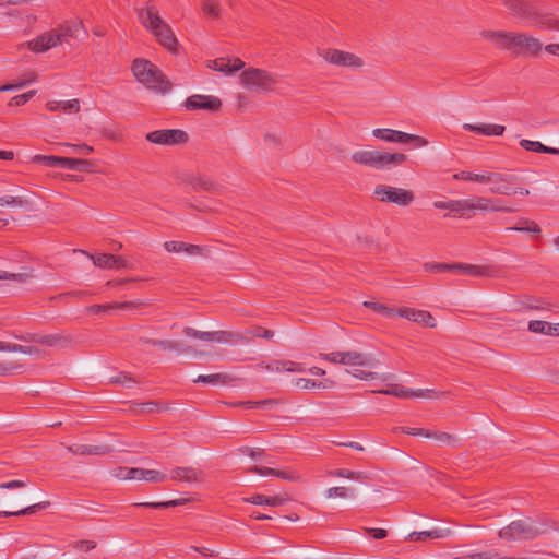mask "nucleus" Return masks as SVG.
I'll return each instance as SVG.
<instances>
[{
    "label": "nucleus",
    "mask_w": 559,
    "mask_h": 559,
    "mask_svg": "<svg viewBox=\"0 0 559 559\" xmlns=\"http://www.w3.org/2000/svg\"><path fill=\"white\" fill-rule=\"evenodd\" d=\"M479 36L513 57L537 58L543 50V43L528 33L484 29Z\"/></svg>",
    "instance_id": "obj_1"
},
{
    "label": "nucleus",
    "mask_w": 559,
    "mask_h": 559,
    "mask_svg": "<svg viewBox=\"0 0 559 559\" xmlns=\"http://www.w3.org/2000/svg\"><path fill=\"white\" fill-rule=\"evenodd\" d=\"M555 530L547 515L518 519L499 530L498 536L509 543L534 540Z\"/></svg>",
    "instance_id": "obj_2"
},
{
    "label": "nucleus",
    "mask_w": 559,
    "mask_h": 559,
    "mask_svg": "<svg viewBox=\"0 0 559 559\" xmlns=\"http://www.w3.org/2000/svg\"><path fill=\"white\" fill-rule=\"evenodd\" d=\"M138 17L141 24L154 35L163 47L173 52L177 50L178 40L170 26L159 16L155 4L147 2L145 8L138 10Z\"/></svg>",
    "instance_id": "obj_3"
},
{
    "label": "nucleus",
    "mask_w": 559,
    "mask_h": 559,
    "mask_svg": "<svg viewBox=\"0 0 559 559\" xmlns=\"http://www.w3.org/2000/svg\"><path fill=\"white\" fill-rule=\"evenodd\" d=\"M132 73L146 88L165 94L171 90V83L162 70L146 59H135L132 62Z\"/></svg>",
    "instance_id": "obj_4"
},
{
    "label": "nucleus",
    "mask_w": 559,
    "mask_h": 559,
    "mask_svg": "<svg viewBox=\"0 0 559 559\" xmlns=\"http://www.w3.org/2000/svg\"><path fill=\"white\" fill-rule=\"evenodd\" d=\"M350 159L358 165L378 170H389L403 165L407 160V156L403 153L359 150L350 155Z\"/></svg>",
    "instance_id": "obj_5"
},
{
    "label": "nucleus",
    "mask_w": 559,
    "mask_h": 559,
    "mask_svg": "<svg viewBox=\"0 0 559 559\" xmlns=\"http://www.w3.org/2000/svg\"><path fill=\"white\" fill-rule=\"evenodd\" d=\"M78 24H63L46 32L28 43L29 49L35 52H45L59 45L68 43L76 33Z\"/></svg>",
    "instance_id": "obj_6"
},
{
    "label": "nucleus",
    "mask_w": 559,
    "mask_h": 559,
    "mask_svg": "<svg viewBox=\"0 0 559 559\" xmlns=\"http://www.w3.org/2000/svg\"><path fill=\"white\" fill-rule=\"evenodd\" d=\"M318 55L328 63L338 67L359 70L365 66V61L359 56L335 48H323L318 50Z\"/></svg>",
    "instance_id": "obj_7"
},
{
    "label": "nucleus",
    "mask_w": 559,
    "mask_h": 559,
    "mask_svg": "<svg viewBox=\"0 0 559 559\" xmlns=\"http://www.w3.org/2000/svg\"><path fill=\"white\" fill-rule=\"evenodd\" d=\"M426 272L443 273V272H462L466 275L479 277L491 276L493 271L490 266H479L464 263H438L427 262L424 264Z\"/></svg>",
    "instance_id": "obj_8"
},
{
    "label": "nucleus",
    "mask_w": 559,
    "mask_h": 559,
    "mask_svg": "<svg viewBox=\"0 0 559 559\" xmlns=\"http://www.w3.org/2000/svg\"><path fill=\"white\" fill-rule=\"evenodd\" d=\"M240 79L242 85L254 91H272L277 84V78L275 75L255 68L245 70Z\"/></svg>",
    "instance_id": "obj_9"
},
{
    "label": "nucleus",
    "mask_w": 559,
    "mask_h": 559,
    "mask_svg": "<svg viewBox=\"0 0 559 559\" xmlns=\"http://www.w3.org/2000/svg\"><path fill=\"white\" fill-rule=\"evenodd\" d=\"M373 194L380 202L391 203L399 206H408L415 200L413 191L388 185H378Z\"/></svg>",
    "instance_id": "obj_10"
},
{
    "label": "nucleus",
    "mask_w": 559,
    "mask_h": 559,
    "mask_svg": "<svg viewBox=\"0 0 559 559\" xmlns=\"http://www.w3.org/2000/svg\"><path fill=\"white\" fill-rule=\"evenodd\" d=\"M372 135L381 141L390 142V143H402L408 144L412 143L416 147H423L428 144V141L423 136L406 133L399 130L388 129V128H377L372 130Z\"/></svg>",
    "instance_id": "obj_11"
},
{
    "label": "nucleus",
    "mask_w": 559,
    "mask_h": 559,
    "mask_svg": "<svg viewBox=\"0 0 559 559\" xmlns=\"http://www.w3.org/2000/svg\"><path fill=\"white\" fill-rule=\"evenodd\" d=\"M502 4L509 14L531 25L538 5L533 0H502Z\"/></svg>",
    "instance_id": "obj_12"
},
{
    "label": "nucleus",
    "mask_w": 559,
    "mask_h": 559,
    "mask_svg": "<svg viewBox=\"0 0 559 559\" xmlns=\"http://www.w3.org/2000/svg\"><path fill=\"white\" fill-rule=\"evenodd\" d=\"M146 140L159 145H176L188 142V133L179 129L156 130L146 134Z\"/></svg>",
    "instance_id": "obj_13"
},
{
    "label": "nucleus",
    "mask_w": 559,
    "mask_h": 559,
    "mask_svg": "<svg viewBox=\"0 0 559 559\" xmlns=\"http://www.w3.org/2000/svg\"><path fill=\"white\" fill-rule=\"evenodd\" d=\"M454 214L460 217L471 218L476 212L484 213V197L473 195L468 199L454 200Z\"/></svg>",
    "instance_id": "obj_14"
},
{
    "label": "nucleus",
    "mask_w": 559,
    "mask_h": 559,
    "mask_svg": "<svg viewBox=\"0 0 559 559\" xmlns=\"http://www.w3.org/2000/svg\"><path fill=\"white\" fill-rule=\"evenodd\" d=\"M454 179L474 181L479 183L510 182L512 177L501 173L476 174L472 171H461L455 174Z\"/></svg>",
    "instance_id": "obj_15"
},
{
    "label": "nucleus",
    "mask_w": 559,
    "mask_h": 559,
    "mask_svg": "<svg viewBox=\"0 0 559 559\" xmlns=\"http://www.w3.org/2000/svg\"><path fill=\"white\" fill-rule=\"evenodd\" d=\"M187 110L204 109L209 111H217L222 107V102L218 97L212 95H191L185 102Z\"/></svg>",
    "instance_id": "obj_16"
},
{
    "label": "nucleus",
    "mask_w": 559,
    "mask_h": 559,
    "mask_svg": "<svg viewBox=\"0 0 559 559\" xmlns=\"http://www.w3.org/2000/svg\"><path fill=\"white\" fill-rule=\"evenodd\" d=\"M396 316L413 322L421 323L431 329L437 325L436 319L426 310L401 307L396 309Z\"/></svg>",
    "instance_id": "obj_17"
},
{
    "label": "nucleus",
    "mask_w": 559,
    "mask_h": 559,
    "mask_svg": "<svg viewBox=\"0 0 559 559\" xmlns=\"http://www.w3.org/2000/svg\"><path fill=\"white\" fill-rule=\"evenodd\" d=\"M378 393L385 394V395H392L400 399H408V397H437L439 394L430 389H418V390H412V389H403L399 385H392L389 389L379 390Z\"/></svg>",
    "instance_id": "obj_18"
},
{
    "label": "nucleus",
    "mask_w": 559,
    "mask_h": 559,
    "mask_svg": "<svg viewBox=\"0 0 559 559\" xmlns=\"http://www.w3.org/2000/svg\"><path fill=\"white\" fill-rule=\"evenodd\" d=\"M17 340L25 342H34L45 346L55 347L58 345H67L71 342L68 336L61 334H28L26 336H15Z\"/></svg>",
    "instance_id": "obj_19"
},
{
    "label": "nucleus",
    "mask_w": 559,
    "mask_h": 559,
    "mask_svg": "<svg viewBox=\"0 0 559 559\" xmlns=\"http://www.w3.org/2000/svg\"><path fill=\"white\" fill-rule=\"evenodd\" d=\"M258 368L270 371V372H304L305 368L302 364L295 362L292 360H274L270 364L264 361L258 364Z\"/></svg>",
    "instance_id": "obj_20"
},
{
    "label": "nucleus",
    "mask_w": 559,
    "mask_h": 559,
    "mask_svg": "<svg viewBox=\"0 0 559 559\" xmlns=\"http://www.w3.org/2000/svg\"><path fill=\"white\" fill-rule=\"evenodd\" d=\"M343 359V365L350 367L373 368L378 364V360L372 356L356 350L345 352Z\"/></svg>",
    "instance_id": "obj_21"
},
{
    "label": "nucleus",
    "mask_w": 559,
    "mask_h": 559,
    "mask_svg": "<svg viewBox=\"0 0 559 559\" xmlns=\"http://www.w3.org/2000/svg\"><path fill=\"white\" fill-rule=\"evenodd\" d=\"M530 26L559 32V17L538 8Z\"/></svg>",
    "instance_id": "obj_22"
},
{
    "label": "nucleus",
    "mask_w": 559,
    "mask_h": 559,
    "mask_svg": "<svg viewBox=\"0 0 559 559\" xmlns=\"http://www.w3.org/2000/svg\"><path fill=\"white\" fill-rule=\"evenodd\" d=\"M170 479L185 483H201L204 480V473L193 467H176L170 473Z\"/></svg>",
    "instance_id": "obj_23"
},
{
    "label": "nucleus",
    "mask_w": 559,
    "mask_h": 559,
    "mask_svg": "<svg viewBox=\"0 0 559 559\" xmlns=\"http://www.w3.org/2000/svg\"><path fill=\"white\" fill-rule=\"evenodd\" d=\"M462 128L465 131L487 135V136H499L502 135L506 131V127L502 124H493V123H480V124H473V123H463Z\"/></svg>",
    "instance_id": "obj_24"
},
{
    "label": "nucleus",
    "mask_w": 559,
    "mask_h": 559,
    "mask_svg": "<svg viewBox=\"0 0 559 559\" xmlns=\"http://www.w3.org/2000/svg\"><path fill=\"white\" fill-rule=\"evenodd\" d=\"M46 108L49 111H62L64 114H76L80 111V100L73 98L70 100H49L46 103Z\"/></svg>",
    "instance_id": "obj_25"
},
{
    "label": "nucleus",
    "mask_w": 559,
    "mask_h": 559,
    "mask_svg": "<svg viewBox=\"0 0 559 559\" xmlns=\"http://www.w3.org/2000/svg\"><path fill=\"white\" fill-rule=\"evenodd\" d=\"M288 499L282 496H265L262 493H255L249 498H245L246 502L255 504V506H270V507H281L286 503Z\"/></svg>",
    "instance_id": "obj_26"
},
{
    "label": "nucleus",
    "mask_w": 559,
    "mask_h": 559,
    "mask_svg": "<svg viewBox=\"0 0 559 559\" xmlns=\"http://www.w3.org/2000/svg\"><path fill=\"white\" fill-rule=\"evenodd\" d=\"M67 450L75 455H102L109 452L108 447L105 445H87V444H72L68 445Z\"/></svg>",
    "instance_id": "obj_27"
},
{
    "label": "nucleus",
    "mask_w": 559,
    "mask_h": 559,
    "mask_svg": "<svg viewBox=\"0 0 559 559\" xmlns=\"http://www.w3.org/2000/svg\"><path fill=\"white\" fill-rule=\"evenodd\" d=\"M141 305V302L136 301H123V302H111L106 305H92L86 307L85 311L93 314H98L102 312H107L110 309H131Z\"/></svg>",
    "instance_id": "obj_28"
},
{
    "label": "nucleus",
    "mask_w": 559,
    "mask_h": 559,
    "mask_svg": "<svg viewBox=\"0 0 559 559\" xmlns=\"http://www.w3.org/2000/svg\"><path fill=\"white\" fill-rule=\"evenodd\" d=\"M235 378L228 373H212V374H200L193 380L195 383H206L211 385H226L231 383Z\"/></svg>",
    "instance_id": "obj_29"
},
{
    "label": "nucleus",
    "mask_w": 559,
    "mask_h": 559,
    "mask_svg": "<svg viewBox=\"0 0 559 559\" xmlns=\"http://www.w3.org/2000/svg\"><path fill=\"white\" fill-rule=\"evenodd\" d=\"M520 146L528 152L559 155V148L546 146L538 141L521 140Z\"/></svg>",
    "instance_id": "obj_30"
},
{
    "label": "nucleus",
    "mask_w": 559,
    "mask_h": 559,
    "mask_svg": "<svg viewBox=\"0 0 559 559\" xmlns=\"http://www.w3.org/2000/svg\"><path fill=\"white\" fill-rule=\"evenodd\" d=\"M295 385L297 388L304 389V390H311V389H331L335 385L334 381L330 379H324L322 381H314L311 379H305V378H298L295 380Z\"/></svg>",
    "instance_id": "obj_31"
},
{
    "label": "nucleus",
    "mask_w": 559,
    "mask_h": 559,
    "mask_svg": "<svg viewBox=\"0 0 559 559\" xmlns=\"http://www.w3.org/2000/svg\"><path fill=\"white\" fill-rule=\"evenodd\" d=\"M50 506L49 501H41L26 508H23L17 511H0V516H20V515H31L36 513L37 511L45 510Z\"/></svg>",
    "instance_id": "obj_32"
},
{
    "label": "nucleus",
    "mask_w": 559,
    "mask_h": 559,
    "mask_svg": "<svg viewBox=\"0 0 559 559\" xmlns=\"http://www.w3.org/2000/svg\"><path fill=\"white\" fill-rule=\"evenodd\" d=\"M62 168L88 173L93 170V163L87 159L64 157Z\"/></svg>",
    "instance_id": "obj_33"
},
{
    "label": "nucleus",
    "mask_w": 559,
    "mask_h": 559,
    "mask_svg": "<svg viewBox=\"0 0 559 559\" xmlns=\"http://www.w3.org/2000/svg\"><path fill=\"white\" fill-rule=\"evenodd\" d=\"M516 211V209L508 206L504 201L500 199H491L484 197V213L485 212H502V213H512Z\"/></svg>",
    "instance_id": "obj_34"
},
{
    "label": "nucleus",
    "mask_w": 559,
    "mask_h": 559,
    "mask_svg": "<svg viewBox=\"0 0 559 559\" xmlns=\"http://www.w3.org/2000/svg\"><path fill=\"white\" fill-rule=\"evenodd\" d=\"M153 346L159 347L163 350L176 353H190L191 347L185 345L179 341H153Z\"/></svg>",
    "instance_id": "obj_35"
},
{
    "label": "nucleus",
    "mask_w": 559,
    "mask_h": 559,
    "mask_svg": "<svg viewBox=\"0 0 559 559\" xmlns=\"http://www.w3.org/2000/svg\"><path fill=\"white\" fill-rule=\"evenodd\" d=\"M0 206L32 209V202L23 197L3 195L0 197Z\"/></svg>",
    "instance_id": "obj_36"
},
{
    "label": "nucleus",
    "mask_w": 559,
    "mask_h": 559,
    "mask_svg": "<svg viewBox=\"0 0 559 559\" xmlns=\"http://www.w3.org/2000/svg\"><path fill=\"white\" fill-rule=\"evenodd\" d=\"M528 330L533 333H539L545 335H556L555 323H549L542 320H533L528 323Z\"/></svg>",
    "instance_id": "obj_37"
},
{
    "label": "nucleus",
    "mask_w": 559,
    "mask_h": 559,
    "mask_svg": "<svg viewBox=\"0 0 559 559\" xmlns=\"http://www.w3.org/2000/svg\"><path fill=\"white\" fill-rule=\"evenodd\" d=\"M506 230L525 231L535 235H539L542 233L540 227L534 221H531L528 218H520L516 226L508 227Z\"/></svg>",
    "instance_id": "obj_38"
},
{
    "label": "nucleus",
    "mask_w": 559,
    "mask_h": 559,
    "mask_svg": "<svg viewBox=\"0 0 559 559\" xmlns=\"http://www.w3.org/2000/svg\"><path fill=\"white\" fill-rule=\"evenodd\" d=\"M449 532H450L449 530H445V531L432 530V531H423V532H412L408 535V539L412 542H419V540H424L428 537L429 538H442Z\"/></svg>",
    "instance_id": "obj_39"
},
{
    "label": "nucleus",
    "mask_w": 559,
    "mask_h": 559,
    "mask_svg": "<svg viewBox=\"0 0 559 559\" xmlns=\"http://www.w3.org/2000/svg\"><path fill=\"white\" fill-rule=\"evenodd\" d=\"M190 183L194 190H203V191H210V192L217 191V185H215L207 177H203V176L193 177L191 179Z\"/></svg>",
    "instance_id": "obj_40"
},
{
    "label": "nucleus",
    "mask_w": 559,
    "mask_h": 559,
    "mask_svg": "<svg viewBox=\"0 0 559 559\" xmlns=\"http://www.w3.org/2000/svg\"><path fill=\"white\" fill-rule=\"evenodd\" d=\"M63 158L64 157L53 156V155H35L33 157V162L44 164L51 168H57V167L62 168Z\"/></svg>",
    "instance_id": "obj_41"
},
{
    "label": "nucleus",
    "mask_w": 559,
    "mask_h": 559,
    "mask_svg": "<svg viewBox=\"0 0 559 559\" xmlns=\"http://www.w3.org/2000/svg\"><path fill=\"white\" fill-rule=\"evenodd\" d=\"M329 474L334 477L347 478V479H354V480H364L367 478V476L364 472H355V471H349L346 468L335 469V471L330 472Z\"/></svg>",
    "instance_id": "obj_42"
},
{
    "label": "nucleus",
    "mask_w": 559,
    "mask_h": 559,
    "mask_svg": "<svg viewBox=\"0 0 559 559\" xmlns=\"http://www.w3.org/2000/svg\"><path fill=\"white\" fill-rule=\"evenodd\" d=\"M242 337L238 333L229 331H214V342L217 343H238Z\"/></svg>",
    "instance_id": "obj_43"
},
{
    "label": "nucleus",
    "mask_w": 559,
    "mask_h": 559,
    "mask_svg": "<svg viewBox=\"0 0 559 559\" xmlns=\"http://www.w3.org/2000/svg\"><path fill=\"white\" fill-rule=\"evenodd\" d=\"M185 502H186L185 499H175V500H169V501H164V502H139V503H134V506L152 508V509H166L169 507L181 506Z\"/></svg>",
    "instance_id": "obj_44"
},
{
    "label": "nucleus",
    "mask_w": 559,
    "mask_h": 559,
    "mask_svg": "<svg viewBox=\"0 0 559 559\" xmlns=\"http://www.w3.org/2000/svg\"><path fill=\"white\" fill-rule=\"evenodd\" d=\"M364 306L372 309L374 312L380 313L386 318H392L393 316H396V309L389 308L380 302L365 301Z\"/></svg>",
    "instance_id": "obj_45"
},
{
    "label": "nucleus",
    "mask_w": 559,
    "mask_h": 559,
    "mask_svg": "<svg viewBox=\"0 0 559 559\" xmlns=\"http://www.w3.org/2000/svg\"><path fill=\"white\" fill-rule=\"evenodd\" d=\"M91 259L93 260V263L100 269H114V254L103 253L98 255H91Z\"/></svg>",
    "instance_id": "obj_46"
},
{
    "label": "nucleus",
    "mask_w": 559,
    "mask_h": 559,
    "mask_svg": "<svg viewBox=\"0 0 559 559\" xmlns=\"http://www.w3.org/2000/svg\"><path fill=\"white\" fill-rule=\"evenodd\" d=\"M182 333L192 338H198L206 342H214V331L213 332H202L198 331L193 328L187 326L183 329Z\"/></svg>",
    "instance_id": "obj_47"
},
{
    "label": "nucleus",
    "mask_w": 559,
    "mask_h": 559,
    "mask_svg": "<svg viewBox=\"0 0 559 559\" xmlns=\"http://www.w3.org/2000/svg\"><path fill=\"white\" fill-rule=\"evenodd\" d=\"M354 489L348 487H331L325 491L326 498H349L354 496Z\"/></svg>",
    "instance_id": "obj_48"
},
{
    "label": "nucleus",
    "mask_w": 559,
    "mask_h": 559,
    "mask_svg": "<svg viewBox=\"0 0 559 559\" xmlns=\"http://www.w3.org/2000/svg\"><path fill=\"white\" fill-rule=\"evenodd\" d=\"M427 438H431L437 440L440 443L447 444V445H453L456 442V438L448 432L443 431H430L429 436Z\"/></svg>",
    "instance_id": "obj_49"
},
{
    "label": "nucleus",
    "mask_w": 559,
    "mask_h": 559,
    "mask_svg": "<svg viewBox=\"0 0 559 559\" xmlns=\"http://www.w3.org/2000/svg\"><path fill=\"white\" fill-rule=\"evenodd\" d=\"M512 179L510 182H496L492 183V186L489 188V191L493 194H501V195H511L512 194V188L509 186L510 183L514 182V177L511 176Z\"/></svg>",
    "instance_id": "obj_50"
},
{
    "label": "nucleus",
    "mask_w": 559,
    "mask_h": 559,
    "mask_svg": "<svg viewBox=\"0 0 559 559\" xmlns=\"http://www.w3.org/2000/svg\"><path fill=\"white\" fill-rule=\"evenodd\" d=\"M207 67L213 69V70H215V71H219V72H223V73H226V74H230V61L226 60L224 58H219V59H215V60L209 61Z\"/></svg>",
    "instance_id": "obj_51"
},
{
    "label": "nucleus",
    "mask_w": 559,
    "mask_h": 559,
    "mask_svg": "<svg viewBox=\"0 0 559 559\" xmlns=\"http://www.w3.org/2000/svg\"><path fill=\"white\" fill-rule=\"evenodd\" d=\"M392 431L394 433H406V435H409V436H423L425 438H427V436H429V430L427 429H424V428H408V427H394L392 429Z\"/></svg>",
    "instance_id": "obj_52"
},
{
    "label": "nucleus",
    "mask_w": 559,
    "mask_h": 559,
    "mask_svg": "<svg viewBox=\"0 0 559 559\" xmlns=\"http://www.w3.org/2000/svg\"><path fill=\"white\" fill-rule=\"evenodd\" d=\"M110 383L131 388L136 381L126 372H120L110 379Z\"/></svg>",
    "instance_id": "obj_53"
},
{
    "label": "nucleus",
    "mask_w": 559,
    "mask_h": 559,
    "mask_svg": "<svg viewBox=\"0 0 559 559\" xmlns=\"http://www.w3.org/2000/svg\"><path fill=\"white\" fill-rule=\"evenodd\" d=\"M276 477L288 480V481H293V483L302 481L301 475L294 469H285V471L277 469Z\"/></svg>",
    "instance_id": "obj_54"
},
{
    "label": "nucleus",
    "mask_w": 559,
    "mask_h": 559,
    "mask_svg": "<svg viewBox=\"0 0 559 559\" xmlns=\"http://www.w3.org/2000/svg\"><path fill=\"white\" fill-rule=\"evenodd\" d=\"M36 93L37 92L35 90H33V91H28L26 93L16 95L11 98V100L9 102V105L10 106H22V105L26 104L29 99H32L36 95Z\"/></svg>",
    "instance_id": "obj_55"
},
{
    "label": "nucleus",
    "mask_w": 559,
    "mask_h": 559,
    "mask_svg": "<svg viewBox=\"0 0 559 559\" xmlns=\"http://www.w3.org/2000/svg\"><path fill=\"white\" fill-rule=\"evenodd\" d=\"M143 480L151 483H163L167 479L166 474L155 469H144Z\"/></svg>",
    "instance_id": "obj_56"
},
{
    "label": "nucleus",
    "mask_w": 559,
    "mask_h": 559,
    "mask_svg": "<svg viewBox=\"0 0 559 559\" xmlns=\"http://www.w3.org/2000/svg\"><path fill=\"white\" fill-rule=\"evenodd\" d=\"M344 354H345V352H332V353H329V354L321 353V354H319V358L322 359V360L332 362V364H341V365H343Z\"/></svg>",
    "instance_id": "obj_57"
},
{
    "label": "nucleus",
    "mask_w": 559,
    "mask_h": 559,
    "mask_svg": "<svg viewBox=\"0 0 559 559\" xmlns=\"http://www.w3.org/2000/svg\"><path fill=\"white\" fill-rule=\"evenodd\" d=\"M348 373H350L353 377L360 379V380H372L378 378V374L372 371H365L361 369L353 368L347 370Z\"/></svg>",
    "instance_id": "obj_58"
},
{
    "label": "nucleus",
    "mask_w": 559,
    "mask_h": 559,
    "mask_svg": "<svg viewBox=\"0 0 559 559\" xmlns=\"http://www.w3.org/2000/svg\"><path fill=\"white\" fill-rule=\"evenodd\" d=\"M29 278H31V275H28L26 273L14 274V273H8L5 271H0V280H12V281H16L20 283H25Z\"/></svg>",
    "instance_id": "obj_59"
},
{
    "label": "nucleus",
    "mask_w": 559,
    "mask_h": 559,
    "mask_svg": "<svg viewBox=\"0 0 559 559\" xmlns=\"http://www.w3.org/2000/svg\"><path fill=\"white\" fill-rule=\"evenodd\" d=\"M203 11L210 17L218 16V4L216 0H205L203 3Z\"/></svg>",
    "instance_id": "obj_60"
},
{
    "label": "nucleus",
    "mask_w": 559,
    "mask_h": 559,
    "mask_svg": "<svg viewBox=\"0 0 559 559\" xmlns=\"http://www.w3.org/2000/svg\"><path fill=\"white\" fill-rule=\"evenodd\" d=\"M164 248L168 252L180 253L185 252L186 242L182 241H166Z\"/></svg>",
    "instance_id": "obj_61"
},
{
    "label": "nucleus",
    "mask_w": 559,
    "mask_h": 559,
    "mask_svg": "<svg viewBox=\"0 0 559 559\" xmlns=\"http://www.w3.org/2000/svg\"><path fill=\"white\" fill-rule=\"evenodd\" d=\"M19 368L20 366L13 362H0V377L12 376Z\"/></svg>",
    "instance_id": "obj_62"
},
{
    "label": "nucleus",
    "mask_w": 559,
    "mask_h": 559,
    "mask_svg": "<svg viewBox=\"0 0 559 559\" xmlns=\"http://www.w3.org/2000/svg\"><path fill=\"white\" fill-rule=\"evenodd\" d=\"M250 473L259 474L261 476H275L277 474V469L271 467H260L253 466L249 469Z\"/></svg>",
    "instance_id": "obj_63"
},
{
    "label": "nucleus",
    "mask_w": 559,
    "mask_h": 559,
    "mask_svg": "<svg viewBox=\"0 0 559 559\" xmlns=\"http://www.w3.org/2000/svg\"><path fill=\"white\" fill-rule=\"evenodd\" d=\"M239 451L253 460L260 459L264 452L262 449H251L249 447H242Z\"/></svg>",
    "instance_id": "obj_64"
}]
</instances>
